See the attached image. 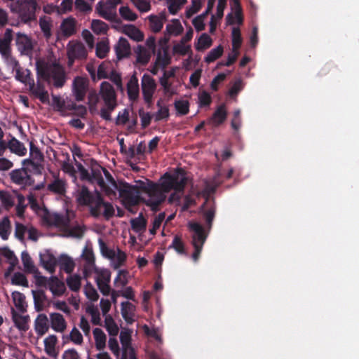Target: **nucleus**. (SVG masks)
Wrapping results in <instances>:
<instances>
[{
    "label": "nucleus",
    "mask_w": 359,
    "mask_h": 359,
    "mask_svg": "<svg viewBox=\"0 0 359 359\" xmlns=\"http://www.w3.org/2000/svg\"><path fill=\"white\" fill-rule=\"evenodd\" d=\"M188 182L186 171L178 168L173 173L165 172L158 182L147 179L146 181L138 182L140 190L147 196V198H142V202L149 207L151 210L156 212L160 206L165 201L166 194L172 190L183 191Z\"/></svg>",
    "instance_id": "nucleus-1"
},
{
    "label": "nucleus",
    "mask_w": 359,
    "mask_h": 359,
    "mask_svg": "<svg viewBox=\"0 0 359 359\" xmlns=\"http://www.w3.org/2000/svg\"><path fill=\"white\" fill-rule=\"evenodd\" d=\"M36 69L37 76L48 83L52 79L55 88H60L64 86L66 82V74L63 67L59 64L37 65Z\"/></svg>",
    "instance_id": "nucleus-2"
},
{
    "label": "nucleus",
    "mask_w": 359,
    "mask_h": 359,
    "mask_svg": "<svg viewBox=\"0 0 359 359\" xmlns=\"http://www.w3.org/2000/svg\"><path fill=\"white\" fill-rule=\"evenodd\" d=\"M13 13L18 15L20 20L29 23L36 20L38 4L36 0H16L8 6Z\"/></svg>",
    "instance_id": "nucleus-3"
},
{
    "label": "nucleus",
    "mask_w": 359,
    "mask_h": 359,
    "mask_svg": "<svg viewBox=\"0 0 359 359\" xmlns=\"http://www.w3.org/2000/svg\"><path fill=\"white\" fill-rule=\"evenodd\" d=\"M100 96L104 103V107L100 109V116L106 120H111V113L117 106L116 94L114 87L107 81L100 85Z\"/></svg>",
    "instance_id": "nucleus-4"
},
{
    "label": "nucleus",
    "mask_w": 359,
    "mask_h": 359,
    "mask_svg": "<svg viewBox=\"0 0 359 359\" xmlns=\"http://www.w3.org/2000/svg\"><path fill=\"white\" fill-rule=\"evenodd\" d=\"M119 192V196L122 198L124 205L130 210V208L137 205L140 200V185L133 186L127 182L119 184L116 189Z\"/></svg>",
    "instance_id": "nucleus-5"
},
{
    "label": "nucleus",
    "mask_w": 359,
    "mask_h": 359,
    "mask_svg": "<svg viewBox=\"0 0 359 359\" xmlns=\"http://www.w3.org/2000/svg\"><path fill=\"white\" fill-rule=\"evenodd\" d=\"M9 176L11 181L13 184L20 186L23 189L34 185L35 182L34 179L29 173L27 168L13 170L9 173Z\"/></svg>",
    "instance_id": "nucleus-6"
},
{
    "label": "nucleus",
    "mask_w": 359,
    "mask_h": 359,
    "mask_svg": "<svg viewBox=\"0 0 359 359\" xmlns=\"http://www.w3.org/2000/svg\"><path fill=\"white\" fill-rule=\"evenodd\" d=\"M157 84L154 79L149 74H144L141 79V88L143 99L149 108L153 102V97L156 92Z\"/></svg>",
    "instance_id": "nucleus-7"
},
{
    "label": "nucleus",
    "mask_w": 359,
    "mask_h": 359,
    "mask_svg": "<svg viewBox=\"0 0 359 359\" xmlns=\"http://www.w3.org/2000/svg\"><path fill=\"white\" fill-rule=\"evenodd\" d=\"M117 5H114L113 7V3L104 4L102 1H100L96 5V11L100 17L110 21L111 22L119 23L121 20L118 18L116 13V8Z\"/></svg>",
    "instance_id": "nucleus-8"
},
{
    "label": "nucleus",
    "mask_w": 359,
    "mask_h": 359,
    "mask_svg": "<svg viewBox=\"0 0 359 359\" xmlns=\"http://www.w3.org/2000/svg\"><path fill=\"white\" fill-rule=\"evenodd\" d=\"M15 45L21 55L29 56L32 55L34 45L32 39L27 34L18 32L16 34Z\"/></svg>",
    "instance_id": "nucleus-9"
},
{
    "label": "nucleus",
    "mask_w": 359,
    "mask_h": 359,
    "mask_svg": "<svg viewBox=\"0 0 359 359\" xmlns=\"http://www.w3.org/2000/svg\"><path fill=\"white\" fill-rule=\"evenodd\" d=\"M27 86H29L30 93L39 99L42 103H49V95L43 83L38 81L37 83L35 84L34 80L32 78V80H29Z\"/></svg>",
    "instance_id": "nucleus-10"
},
{
    "label": "nucleus",
    "mask_w": 359,
    "mask_h": 359,
    "mask_svg": "<svg viewBox=\"0 0 359 359\" xmlns=\"http://www.w3.org/2000/svg\"><path fill=\"white\" fill-rule=\"evenodd\" d=\"M189 227L190 230L194 232L192 236V245L198 246L201 245L203 247L207 238L203 226L198 222H189Z\"/></svg>",
    "instance_id": "nucleus-11"
},
{
    "label": "nucleus",
    "mask_w": 359,
    "mask_h": 359,
    "mask_svg": "<svg viewBox=\"0 0 359 359\" xmlns=\"http://www.w3.org/2000/svg\"><path fill=\"white\" fill-rule=\"evenodd\" d=\"M50 327L56 332L62 333L67 327V323L64 316L57 312H53L49 314Z\"/></svg>",
    "instance_id": "nucleus-12"
},
{
    "label": "nucleus",
    "mask_w": 359,
    "mask_h": 359,
    "mask_svg": "<svg viewBox=\"0 0 359 359\" xmlns=\"http://www.w3.org/2000/svg\"><path fill=\"white\" fill-rule=\"evenodd\" d=\"M34 309L37 312L43 311L49 305V301L43 290H32Z\"/></svg>",
    "instance_id": "nucleus-13"
},
{
    "label": "nucleus",
    "mask_w": 359,
    "mask_h": 359,
    "mask_svg": "<svg viewBox=\"0 0 359 359\" xmlns=\"http://www.w3.org/2000/svg\"><path fill=\"white\" fill-rule=\"evenodd\" d=\"M35 332L39 337H42L46 334L50 329L49 318L45 313H39L34 322Z\"/></svg>",
    "instance_id": "nucleus-14"
},
{
    "label": "nucleus",
    "mask_w": 359,
    "mask_h": 359,
    "mask_svg": "<svg viewBox=\"0 0 359 359\" xmlns=\"http://www.w3.org/2000/svg\"><path fill=\"white\" fill-rule=\"evenodd\" d=\"M13 31L8 28L6 29L2 38H0V54L1 57H5L11 54V42L13 39Z\"/></svg>",
    "instance_id": "nucleus-15"
},
{
    "label": "nucleus",
    "mask_w": 359,
    "mask_h": 359,
    "mask_svg": "<svg viewBox=\"0 0 359 359\" xmlns=\"http://www.w3.org/2000/svg\"><path fill=\"white\" fill-rule=\"evenodd\" d=\"M40 262L47 271L53 273L55 267L57 265L58 259H57L50 250H46L43 253H40Z\"/></svg>",
    "instance_id": "nucleus-16"
},
{
    "label": "nucleus",
    "mask_w": 359,
    "mask_h": 359,
    "mask_svg": "<svg viewBox=\"0 0 359 359\" xmlns=\"http://www.w3.org/2000/svg\"><path fill=\"white\" fill-rule=\"evenodd\" d=\"M67 54L77 60L86 59L88 55L87 50L81 42H70L68 44Z\"/></svg>",
    "instance_id": "nucleus-17"
},
{
    "label": "nucleus",
    "mask_w": 359,
    "mask_h": 359,
    "mask_svg": "<svg viewBox=\"0 0 359 359\" xmlns=\"http://www.w3.org/2000/svg\"><path fill=\"white\" fill-rule=\"evenodd\" d=\"M116 57L121 60L130 55V46L126 38L121 37L114 46Z\"/></svg>",
    "instance_id": "nucleus-18"
},
{
    "label": "nucleus",
    "mask_w": 359,
    "mask_h": 359,
    "mask_svg": "<svg viewBox=\"0 0 359 359\" xmlns=\"http://www.w3.org/2000/svg\"><path fill=\"white\" fill-rule=\"evenodd\" d=\"M73 91L77 101H83L86 93V83L83 78L76 76L73 82Z\"/></svg>",
    "instance_id": "nucleus-19"
},
{
    "label": "nucleus",
    "mask_w": 359,
    "mask_h": 359,
    "mask_svg": "<svg viewBox=\"0 0 359 359\" xmlns=\"http://www.w3.org/2000/svg\"><path fill=\"white\" fill-rule=\"evenodd\" d=\"M227 110L225 104H222L217 107L210 118V123L215 127L222 124L227 118Z\"/></svg>",
    "instance_id": "nucleus-20"
},
{
    "label": "nucleus",
    "mask_w": 359,
    "mask_h": 359,
    "mask_svg": "<svg viewBox=\"0 0 359 359\" xmlns=\"http://www.w3.org/2000/svg\"><path fill=\"white\" fill-rule=\"evenodd\" d=\"M11 314L12 320L15 324V326L21 332H27L29 328V316L28 315L22 316L19 314L14 310V309H12Z\"/></svg>",
    "instance_id": "nucleus-21"
},
{
    "label": "nucleus",
    "mask_w": 359,
    "mask_h": 359,
    "mask_svg": "<svg viewBox=\"0 0 359 359\" xmlns=\"http://www.w3.org/2000/svg\"><path fill=\"white\" fill-rule=\"evenodd\" d=\"M47 190L54 194L65 196L67 191V182L57 177L48 184Z\"/></svg>",
    "instance_id": "nucleus-22"
},
{
    "label": "nucleus",
    "mask_w": 359,
    "mask_h": 359,
    "mask_svg": "<svg viewBox=\"0 0 359 359\" xmlns=\"http://www.w3.org/2000/svg\"><path fill=\"white\" fill-rule=\"evenodd\" d=\"M82 257L86 261L84 266L83 274L86 278L91 273L93 268L95 267V256L91 248L85 247L83 250Z\"/></svg>",
    "instance_id": "nucleus-23"
},
{
    "label": "nucleus",
    "mask_w": 359,
    "mask_h": 359,
    "mask_svg": "<svg viewBox=\"0 0 359 359\" xmlns=\"http://www.w3.org/2000/svg\"><path fill=\"white\" fill-rule=\"evenodd\" d=\"M105 201L98 191H95V196L90 206V215L94 217H98L101 215V208H103Z\"/></svg>",
    "instance_id": "nucleus-24"
},
{
    "label": "nucleus",
    "mask_w": 359,
    "mask_h": 359,
    "mask_svg": "<svg viewBox=\"0 0 359 359\" xmlns=\"http://www.w3.org/2000/svg\"><path fill=\"white\" fill-rule=\"evenodd\" d=\"M127 93L128 99L132 102L136 101L139 97L140 87L135 74L130 77L127 83Z\"/></svg>",
    "instance_id": "nucleus-25"
},
{
    "label": "nucleus",
    "mask_w": 359,
    "mask_h": 359,
    "mask_svg": "<svg viewBox=\"0 0 359 359\" xmlns=\"http://www.w3.org/2000/svg\"><path fill=\"white\" fill-rule=\"evenodd\" d=\"M121 315L125 321L128 325H131L134 323V316L135 311V306L129 302H124L121 303Z\"/></svg>",
    "instance_id": "nucleus-26"
},
{
    "label": "nucleus",
    "mask_w": 359,
    "mask_h": 359,
    "mask_svg": "<svg viewBox=\"0 0 359 359\" xmlns=\"http://www.w3.org/2000/svg\"><path fill=\"white\" fill-rule=\"evenodd\" d=\"M95 194L91 193L86 186H82L76 196L77 202L82 205H89L92 203Z\"/></svg>",
    "instance_id": "nucleus-27"
},
{
    "label": "nucleus",
    "mask_w": 359,
    "mask_h": 359,
    "mask_svg": "<svg viewBox=\"0 0 359 359\" xmlns=\"http://www.w3.org/2000/svg\"><path fill=\"white\" fill-rule=\"evenodd\" d=\"M44 350L46 353L55 359L57 358L58 352L55 349V346L57 343V337L55 334H50L47 337L44 341Z\"/></svg>",
    "instance_id": "nucleus-28"
},
{
    "label": "nucleus",
    "mask_w": 359,
    "mask_h": 359,
    "mask_svg": "<svg viewBox=\"0 0 359 359\" xmlns=\"http://www.w3.org/2000/svg\"><path fill=\"white\" fill-rule=\"evenodd\" d=\"M48 288L54 296H62L65 292V283L60 281L57 277L52 276L48 280Z\"/></svg>",
    "instance_id": "nucleus-29"
},
{
    "label": "nucleus",
    "mask_w": 359,
    "mask_h": 359,
    "mask_svg": "<svg viewBox=\"0 0 359 359\" xmlns=\"http://www.w3.org/2000/svg\"><path fill=\"white\" fill-rule=\"evenodd\" d=\"M8 149L11 153L19 156H24L27 154V148L24 144L14 137L8 141Z\"/></svg>",
    "instance_id": "nucleus-30"
},
{
    "label": "nucleus",
    "mask_w": 359,
    "mask_h": 359,
    "mask_svg": "<svg viewBox=\"0 0 359 359\" xmlns=\"http://www.w3.org/2000/svg\"><path fill=\"white\" fill-rule=\"evenodd\" d=\"M39 25L43 36L46 39H49L52 36V21L50 17L43 15L39 18Z\"/></svg>",
    "instance_id": "nucleus-31"
},
{
    "label": "nucleus",
    "mask_w": 359,
    "mask_h": 359,
    "mask_svg": "<svg viewBox=\"0 0 359 359\" xmlns=\"http://www.w3.org/2000/svg\"><path fill=\"white\" fill-rule=\"evenodd\" d=\"M62 34L65 37H69L76 32V22L74 18L64 20L60 25Z\"/></svg>",
    "instance_id": "nucleus-32"
},
{
    "label": "nucleus",
    "mask_w": 359,
    "mask_h": 359,
    "mask_svg": "<svg viewBox=\"0 0 359 359\" xmlns=\"http://www.w3.org/2000/svg\"><path fill=\"white\" fill-rule=\"evenodd\" d=\"M57 265L67 273H71L75 267V263L73 259L66 255H62L58 258Z\"/></svg>",
    "instance_id": "nucleus-33"
},
{
    "label": "nucleus",
    "mask_w": 359,
    "mask_h": 359,
    "mask_svg": "<svg viewBox=\"0 0 359 359\" xmlns=\"http://www.w3.org/2000/svg\"><path fill=\"white\" fill-rule=\"evenodd\" d=\"M12 298L15 306L19 311L22 313L27 311V304L25 302V296L24 294L18 291H14L12 293Z\"/></svg>",
    "instance_id": "nucleus-34"
},
{
    "label": "nucleus",
    "mask_w": 359,
    "mask_h": 359,
    "mask_svg": "<svg viewBox=\"0 0 359 359\" xmlns=\"http://www.w3.org/2000/svg\"><path fill=\"white\" fill-rule=\"evenodd\" d=\"M148 18L151 29L155 33L159 32L163 28V21L165 20V16L164 15L161 16L151 15L149 16Z\"/></svg>",
    "instance_id": "nucleus-35"
},
{
    "label": "nucleus",
    "mask_w": 359,
    "mask_h": 359,
    "mask_svg": "<svg viewBox=\"0 0 359 359\" xmlns=\"http://www.w3.org/2000/svg\"><path fill=\"white\" fill-rule=\"evenodd\" d=\"M21 259L26 273H33L37 272L38 269L34 266L30 255L27 251L22 252Z\"/></svg>",
    "instance_id": "nucleus-36"
},
{
    "label": "nucleus",
    "mask_w": 359,
    "mask_h": 359,
    "mask_svg": "<svg viewBox=\"0 0 359 359\" xmlns=\"http://www.w3.org/2000/svg\"><path fill=\"white\" fill-rule=\"evenodd\" d=\"M124 33L135 41H142L144 39L143 33L133 25L126 26Z\"/></svg>",
    "instance_id": "nucleus-37"
},
{
    "label": "nucleus",
    "mask_w": 359,
    "mask_h": 359,
    "mask_svg": "<svg viewBox=\"0 0 359 359\" xmlns=\"http://www.w3.org/2000/svg\"><path fill=\"white\" fill-rule=\"evenodd\" d=\"M11 232V223L8 217H4L0 221V237L2 240L6 241Z\"/></svg>",
    "instance_id": "nucleus-38"
},
{
    "label": "nucleus",
    "mask_w": 359,
    "mask_h": 359,
    "mask_svg": "<svg viewBox=\"0 0 359 359\" xmlns=\"http://www.w3.org/2000/svg\"><path fill=\"white\" fill-rule=\"evenodd\" d=\"M93 335L96 348L99 351L102 350L106 345V334L102 329L97 327L93 330Z\"/></svg>",
    "instance_id": "nucleus-39"
},
{
    "label": "nucleus",
    "mask_w": 359,
    "mask_h": 359,
    "mask_svg": "<svg viewBox=\"0 0 359 359\" xmlns=\"http://www.w3.org/2000/svg\"><path fill=\"white\" fill-rule=\"evenodd\" d=\"M15 79L25 85H27L29 80L32 79L31 71L28 69H23L21 67L15 71Z\"/></svg>",
    "instance_id": "nucleus-40"
},
{
    "label": "nucleus",
    "mask_w": 359,
    "mask_h": 359,
    "mask_svg": "<svg viewBox=\"0 0 359 359\" xmlns=\"http://www.w3.org/2000/svg\"><path fill=\"white\" fill-rule=\"evenodd\" d=\"M137 62L142 65H146L151 57L150 53L147 50V49L139 45L137 47Z\"/></svg>",
    "instance_id": "nucleus-41"
},
{
    "label": "nucleus",
    "mask_w": 359,
    "mask_h": 359,
    "mask_svg": "<svg viewBox=\"0 0 359 359\" xmlns=\"http://www.w3.org/2000/svg\"><path fill=\"white\" fill-rule=\"evenodd\" d=\"M130 224L132 229L136 233L142 232L146 230L147 220L142 214L138 217L132 219Z\"/></svg>",
    "instance_id": "nucleus-42"
},
{
    "label": "nucleus",
    "mask_w": 359,
    "mask_h": 359,
    "mask_svg": "<svg viewBox=\"0 0 359 359\" xmlns=\"http://www.w3.org/2000/svg\"><path fill=\"white\" fill-rule=\"evenodd\" d=\"M104 327L110 336L115 337L118 334V327L110 315H107L105 317Z\"/></svg>",
    "instance_id": "nucleus-43"
},
{
    "label": "nucleus",
    "mask_w": 359,
    "mask_h": 359,
    "mask_svg": "<svg viewBox=\"0 0 359 359\" xmlns=\"http://www.w3.org/2000/svg\"><path fill=\"white\" fill-rule=\"evenodd\" d=\"M175 76V69H172L169 71L165 70L163 76L160 78V83L163 86L165 92H168L171 87V83L169 82V79Z\"/></svg>",
    "instance_id": "nucleus-44"
},
{
    "label": "nucleus",
    "mask_w": 359,
    "mask_h": 359,
    "mask_svg": "<svg viewBox=\"0 0 359 359\" xmlns=\"http://www.w3.org/2000/svg\"><path fill=\"white\" fill-rule=\"evenodd\" d=\"M91 29L96 34H107L109 26L107 23L100 20H93Z\"/></svg>",
    "instance_id": "nucleus-45"
},
{
    "label": "nucleus",
    "mask_w": 359,
    "mask_h": 359,
    "mask_svg": "<svg viewBox=\"0 0 359 359\" xmlns=\"http://www.w3.org/2000/svg\"><path fill=\"white\" fill-rule=\"evenodd\" d=\"M81 278L79 275L74 274L67 278L66 282L69 288L74 292H78L81 288Z\"/></svg>",
    "instance_id": "nucleus-46"
},
{
    "label": "nucleus",
    "mask_w": 359,
    "mask_h": 359,
    "mask_svg": "<svg viewBox=\"0 0 359 359\" xmlns=\"http://www.w3.org/2000/svg\"><path fill=\"white\" fill-rule=\"evenodd\" d=\"M224 52V48L222 45H219L217 47L212 49L208 55L205 57V62L207 63H211L218 58H219Z\"/></svg>",
    "instance_id": "nucleus-47"
},
{
    "label": "nucleus",
    "mask_w": 359,
    "mask_h": 359,
    "mask_svg": "<svg viewBox=\"0 0 359 359\" xmlns=\"http://www.w3.org/2000/svg\"><path fill=\"white\" fill-rule=\"evenodd\" d=\"M212 42V39L208 34L205 33L202 34L198 40V43L196 44V49L198 51H201L208 48L211 46Z\"/></svg>",
    "instance_id": "nucleus-48"
},
{
    "label": "nucleus",
    "mask_w": 359,
    "mask_h": 359,
    "mask_svg": "<svg viewBox=\"0 0 359 359\" xmlns=\"http://www.w3.org/2000/svg\"><path fill=\"white\" fill-rule=\"evenodd\" d=\"M231 37L233 51L238 50L242 43L241 30L238 27H233L232 29Z\"/></svg>",
    "instance_id": "nucleus-49"
},
{
    "label": "nucleus",
    "mask_w": 359,
    "mask_h": 359,
    "mask_svg": "<svg viewBox=\"0 0 359 359\" xmlns=\"http://www.w3.org/2000/svg\"><path fill=\"white\" fill-rule=\"evenodd\" d=\"M120 341L122 345V353H128L129 349L133 348L131 346V336L129 332L122 331L120 334Z\"/></svg>",
    "instance_id": "nucleus-50"
},
{
    "label": "nucleus",
    "mask_w": 359,
    "mask_h": 359,
    "mask_svg": "<svg viewBox=\"0 0 359 359\" xmlns=\"http://www.w3.org/2000/svg\"><path fill=\"white\" fill-rule=\"evenodd\" d=\"M183 27L182 26L179 20L175 19L172 20V24L166 25V32L169 34H174L178 36L183 32Z\"/></svg>",
    "instance_id": "nucleus-51"
},
{
    "label": "nucleus",
    "mask_w": 359,
    "mask_h": 359,
    "mask_svg": "<svg viewBox=\"0 0 359 359\" xmlns=\"http://www.w3.org/2000/svg\"><path fill=\"white\" fill-rule=\"evenodd\" d=\"M216 208L215 205V202L212 201L211 205L208 208V210H205L203 212V215L209 229H211L213 219L215 218Z\"/></svg>",
    "instance_id": "nucleus-52"
},
{
    "label": "nucleus",
    "mask_w": 359,
    "mask_h": 359,
    "mask_svg": "<svg viewBox=\"0 0 359 359\" xmlns=\"http://www.w3.org/2000/svg\"><path fill=\"white\" fill-rule=\"evenodd\" d=\"M234 15L232 13H229L226 15V20L229 25H233L235 23V19L238 25H242L243 22V18L242 14V8L235 9Z\"/></svg>",
    "instance_id": "nucleus-53"
},
{
    "label": "nucleus",
    "mask_w": 359,
    "mask_h": 359,
    "mask_svg": "<svg viewBox=\"0 0 359 359\" xmlns=\"http://www.w3.org/2000/svg\"><path fill=\"white\" fill-rule=\"evenodd\" d=\"M11 283L15 285H21L25 287L29 286L27 277L22 273L15 272L11 279Z\"/></svg>",
    "instance_id": "nucleus-54"
},
{
    "label": "nucleus",
    "mask_w": 359,
    "mask_h": 359,
    "mask_svg": "<svg viewBox=\"0 0 359 359\" xmlns=\"http://www.w3.org/2000/svg\"><path fill=\"white\" fill-rule=\"evenodd\" d=\"M102 168H92L91 170V182L95 181L100 187H104V180L102 175Z\"/></svg>",
    "instance_id": "nucleus-55"
},
{
    "label": "nucleus",
    "mask_w": 359,
    "mask_h": 359,
    "mask_svg": "<svg viewBox=\"0 0 359 359\" xmlns=\"http://www.w3.org/2000/svg\"><path fill=\"white\" fill-rule=\"evenodd\" d=\"M119 13L126 20L135 21L137 18V15L128 6H121L119 8Z\"/></svg>",
    "instance_id": "nucleus-56"
},
{
    "label": "nucleus",
    "mask_w": 359,
    "mask_h": 359,
    "mask_svg": "<svg viewBox=\"0 0 359 359\" xmlns=\"http://www.w3.org/2000/svg\"><path fill=\"white\" fill-rule=\"evenodd\" d=\"M0 200L4 206L7 209L14 205V198L13 196L7 191H0Z\"/></svg>",
    "instance_id": "nucleus-57"
},
{
    "label": "nucleus",
    "mask_w": 359,
    "mask_h": 359,
    "mask_svg": "<svg viewBox=\"0 0 359 359\" xmlns=\"http://www.w3.org/2000/svg\"><path fill=\"white\" fill-rule=\"evenodd\" d=\"M168 11L170 14L175 15L181 6L187 3V0H168Z\"/></svg>",
    "instance_id": "nucleus-58"
},
{
    "label": "nucleus",
    "mask_w": 359,
    "mask_h": 359,
    "mask_svg": "<svg viewBox=\"0 0 359 359\" xmlns=\"http://www.w3.org/2000/svg\"><path fill=\"white\" fill-rule=\"evenodd\" d=\"M175 107L178 114L186 115L189 111V103L187 100H176L175 102Z\"/></svg>",
    "instance_id": "nucleus-59"
},
{
    "label": "nucleus",
    "mask_w": 359,
    "mask_h": 359,
    "mask_svg": "<svg viewBox=\"0 0 359 359\" xmlns=\"http://www.w3.org/2000/svg\"><path fill=\"white\" fill-rule=\"evenodd\" d=\"M29 155L34 161H43V155L33 142L29 143Z\"/></svg>",
    "instance_id": "nucleus-60"
},
{
    "label": "nucleus",
    "mask_w": 359,
    "mask_h": 359,
    "mask_svg": "<svg viewBox=\"0 0 359 359\" xmlns=\"http://www.w3.org/2000/svg\"><path fill=\"white\" fill-rule=\"evenodd\" d=\"M99 245L102 255L108 259H114L116 257V252L114 250L107 247L106 243L101 239H99Z\"/></svg>",
    "instance_id": "nucleus-61"
},
{
    "label": "nucleus",
    "mask_w": 359,
    "mask_h": 359,
    "mask_svg": "<svg viewBox=\"0 0 359 359\" xmlns=\"http://www.w3.org/2000/svg\"><path fill=\"white\" fill-rule=\"evenodd\" d=\"M173 51L175 53H178L183 56L187 54H192L191 46L185 45V43H182V42H180L179 43L174 46Z\"/></svg>",
    "instance_id": "nucleus-62"
},
{
    "label": "nucleus",
    "mask_w": 359,
    "mask_h": 359,
    "mask_svg": "<svg viewBox=\"0 0 359 359\" xmlns=\"http://www.w3.org/2000/svg\"><path fill=\"white\" fill-rule=\"evenodd\" d=\"M6 64V65L10 67L13 72L16 71L18 69L21 67L20 62L18 60L14 57L12 54L6 55L2 57Z\"/></svg>",
    "instance_id": "nucleus-63"
},
{
    "label": "nucleus",
    "mask_w": 359,
    "mask_h": 359,
    "mask_svg": "<svg viewBox=\"0 0 359 359\" xmlns=\"http://www.w3.org/2000/svg\"><path fill=\"white\" fill-rule=\"evenodd\" d=\"M109 51V47L105 42H99L96 46V55L99 58H104Z\"/></svg>",
    "instance_id": "nucleus-64"
}]
</instances>
